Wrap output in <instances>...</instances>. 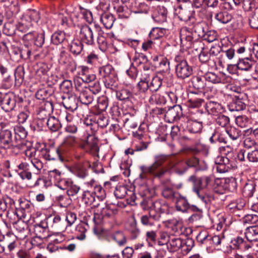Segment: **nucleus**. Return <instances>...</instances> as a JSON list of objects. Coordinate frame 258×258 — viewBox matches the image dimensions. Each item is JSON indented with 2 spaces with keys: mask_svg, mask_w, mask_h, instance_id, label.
I'll return each instance as SVG.
<instances>
[{
  "mask_svg": "<svg viewBox=\"0 0 258 258\" xmlns=\"http://www.w3.org/2000/svg\"><path fill=\"white\" fill-rule=\"evenodd\" d=\"M46 124L52 132H56L61 127L60 121L54 116H50L47 120Z\"/></svg>",
  "mask_w": 258,
  "mask_h": 258,
  "instance_id": "4c0bfd02",
  "label": "nucleus"
},
{
  "mask_svg": "<svg viewBox=\"0 0 258 258\" xmlns=\"http://www.w3.org/2000/svg\"><path fill=\"white\" fill-rule=\"evenodd\" d=\"M216 123L219 126L224 127L226 130L230 124V119L227 116L220 115L216 118Z\"/></svg>",
  "mask_w": 258,
  "mask_h": 258,
  "instance_id": "052dcab7",
  "label": "nucleus"
},
{
  "mask_svg": "<svg viewBox=\"0 0 258 258\" xmlns=\"http://www.w3.org/2000/svg\"><path fill=\"white\" fill-rule=\"evenodd\" d=\"M256 183L254 180H248L244 184L242 195L244 197L249 198L253 196L255 190Z\"/></svg>",
  "mask_w": 258,
  "mask_h": 258,
  "instance_id": "a878e982",
  "label": "nucleus"
},
{
  "mask_svg": "<svg viewBox=\"0 0 258 258\" xmlns=\"http://www.w3.org/2000/svg\"><path fill=\"white\" fill-rule=\"evenodd\" d=\"M175 60L176 62L175 73L178 78L184 79L192 74V68L188 65L186 60L181 59L179 56H176Z\"/></svg>",
  "mask_w": 258,
  "mask_h": 258,
  "instance_id": "39448f33",
  "label": "nucleus"
},
{
  "mask_svg": "<svg viewBox=\"0 0 258 258\" xmlns=\"http://www.w3.org/2000/svg\"><path fill=\"white\" fill-rule=\"evenodd\" d=\"M98 30V36L97 42L99 49L102 51H105L107 48V42L106 38L103 36V32L100 28L96 27Z\"/></svg>",
  "mask_w": 258,
  "mask_h": 258,
  "instance_id": "f704fd0d",
  "label": "nucleus"
},
{
  "mask_svg": "<svg viewBox=\"0 0 258 258\" xmlns=\"http://www.w3.org/2000/svg\"><path fill=\"white\" fill-rule=\"evenodd\" d=\"M163 79L159 76H156L153 78L150 83V92H157L162 84Z\"/></svg>",
  "mask_w": 258,
  "mask_h": 258,
  "instance_id": "37998d69",
  "label": "nucleus"
},
{
  "mask_svg": "<svg viewBox=\"0 0 258 258\" xmlns=\"http://www.w3.org/2000/svg\"><path fill=\"white\" fill-rule=\"evenodd\" d=\"M232 17L231 15L227 12H220L215 15V19L219 22L223 24H226L232 20Z\"/></svg>",
  "mask_w": 258,
  "mask_h": 258,
  "instance_id": "c03bdc74",
  "label": "nucleus"
},
{
  "mask_svg": "<svg viewBox=\"0 0 258 258\" xmlns=\"http://www.w3.org/2000/svg\"><path fill=\"white\" fill-rule=\"evenodd\" d=\"M36 150L35 149H28L25 151V155L31 158V162L33 166L37 170L40 171L43 167V163L38 158H33L35 155Z\"/></svg>",
  "mask_w": 258,
  "mask_h": 258,
  "instance_id": "c85d7f7f",
  "label": "nucleus"
},
{
  "mask_svg": "<svg viewBox=\"0 0 258 258\" xmlns=\"http://www.w3.org/2000/svg\"><path fill=\"white\" fill-rule=\"evenodd\" d=\"M170 223L171 224V230L177 235H180L182 233L183 227L182 223L181 221L176 219L172 220Z\"/></svg>",
  "mask_w": 258,
  "mask_h": 258,
  "instance_id": "49530a36",
  "label": "nucleus"
},
{
  "mask_svg": "<svg viewBox=\"0 0 258 258\" xmlns=\"http://www.w3.org/2000/svg\"><path fill=\"white\" fill-rule=\"evenodd\" d=\"M80 38L84 43L88 45H94V33L93 30L88 25H83L80 30Z\"/></svg>",
  "mask_w": 258,
  "mask_h": 258,
  "instance_id": "2eb2a0df",
  "label": "nucleus"
},
{
  "mask_svg": "<svg viewBox=\"0 0 258 258\" xmlns=\"http://www.w3.org/2000/svg\"><path fill=\"white\" fill-rule=\"evenodd\" d=\"M51 220V217L47 218L34 226V232L36 235V238L41 240L49 238L48 223V221Z\"/></svg>",
  "mask_w": 258,
  "mask_h": 258,
  "instance_id": "1a4fd4ad",
  "label": "nucleus"
},
{
  "mask_svg": "<svg viewBox=\"0 0 258 258\" xmlns=\"http://www.w3.org/2000/svg\"><path fill=\"white\" fill-rule=\"evenodd\" d=\"M245 203L244 199L239 198L230 203L228 206L230 209H233L234 212L235 210H242L244 208Z\"/></svg>",
  "mask_w": 258,
  "mask_h": 258,
  "instance_id": "8fccbe9b",
  "label": "nucleus"
},
{
  "mask_svg": "<svg viewBox=\"0 0 258 258\" xmlns=\"http://www.w3.org/2000/svg\"><path fill=\"white\" fill-rule=\"evenodd\" d=\"M25 75L24 68L22 66H19L15 70V78L16 82L21 84L22 83Z\"/></svg>",
  "mask_w": 258,
  "mask_h": 258,
  "instance_id": "e2e57ef3",
  "label": "nucleus"
},
{
  "mask_svg": "<svg viewBox=\"0 0 258 258\" xmlns=\"http://www.w3.org/2000/svg\"><path fill=\"white\" fill-rule=\"evenodd\" d=\"M196 34L189 31L187 28H183L180 33L181 44L186 49H189L191 44L197 39Z\"/></svg>",
  "mask_w": 258,
  "mask_h": 258,
  "instance_id": "ddd939ff",
  "label": "nucleus"
},
{
  "mask_svg": "<svg viewBox=\"0 0 258 258\" xmlns=\"http://www.w3.org/2000/svg\"><path fill=\"white\" fill-rule=\"evenodd\" d=\"M255 64V61L248 57L239 58L237 62L234 65L238 70L250 71Z\"/></svg>",
  "mask_w": 258,
  "mask_h": 258,
  "instance_id": "4be33fe9",
  "label": "nucleus"
},
{
  "mask_svg": "<svg viewBox=\"0 0 258 258\" xmlns=\"http://www.w3.org/2000/svg\"><path fill=\"white\" fill-rule=\"evenodd\" d=\"M243 93L238 94L235 95L232 101L228 105V108L230 111H238L244 110L246 108V104Z\"/></svg>",
  "mask_w": 258,
  "mask_h": 258,
  "instance_id": "4468645a",
  "label": "nucleus"
},
{
  "mask_svg": "<svg viewBox=\"0 0 258 258\" xmlns=\"http://www.w3.org/2000/svg\"><path fill=\"white\" fill-rule=\"evenodd\" d=\"M179 192L174 191L171 187L165 185L162 190V195L166 199L173 201Z\"/></svg>",
  "mask_w": 258,
  "mask_h": 258,
  "instance_id": "ea45409f",
  "label": "nucleus"
},
{
  "mask_svg": "<svg viewBox=\"0 0 258 258\" xmlns=\"http://www.w3.org/2000/svg\"><path fill=\"white\" fill-rule=\"evenodd\" d=\"M151 96L149 98V102L150 104H161L164 102V97L161 96L157 92H151Z\"/></svg>",
  "mask_w": 258,
  "mask_h": 258,
  "instance_id": "13d9d810",
  "label": "nucleus"
},
{
  "mask_svg": "<svg viewBox=\"0 0 258 258\" xmlns=\"http://www.w3.org/2000/svg\"><path fill=\"white\" fill-rule=\"evenodd\" d=\"M210 141L212 144L218 142L226 144L228 143V139L224 133L217 129L210 137Z\"/></svg>",
  "mask_w": 258,
  "mask_h": 258,
  "instance_id": "7c9ffc66",
  "label": "nucleus"
},
{
  "mask_svg": "<svg viewBox=\"0 0 258 258\" xmlns=\"http://www.w3.org/2000/svg\"><path fill=\"white\" fill-rule=\"evenodd\" d=\"M79 69H80L79 74L83 82L90 83L95 80L96 75L90 72L88 67L82 66Z\"/></svg>",
  "mask_w": 258,
  "mask_h": 258,
  "instance_id": "b1692460",
  "label": "nucleus"
},
{
  "mask_svg": "<svg viewBox=\"0 0 258 258\" xmlns=\"http://www.w3.org/2000/svg\"><path fill=\"white\" fill-rule=\"evenodd\" d=\"M127 230L130 233L131 238L132 239H136L139 235L140 230L137 226V222L135 218H134L133 220L129 223Z\"/></svg>",
  "mask_w": 258,
  "mask_h": 258,
  "instance_id": "72a5a7b5",
  "label": "nucleus"
},
{
  "mask_svg": "<svg viewBox=\"0 0 258 258\" xmlns=\"http://www.w3.org/2000/svg\"><path fill=\"white\" fill-rule=\"evenodd\" d=\"M69 183L67 184L66 188H61L62 190H67L69 196H74L77 195L80 189L79 186L73 184L72 180L69 178Z\"/></svg>",
  "mask_w": 258,
  "mask_h": 258,
  "instance_id": "a19ab883",
  "label": "nucleus"
},
{
  "mask_svg": "<svg viewBox=\"0 0 258 258\" xmlns=\"http://www.w3.org/2000/svg\"><path fill=\"white\" fill-rule=\"evenodd\" d=\"M100 20L106 29H110L115 21V18L112 14L106 12L102 14Z\"/></svg>",
  "mask_w": 258,
  "mask_h": 258,
  "instance_id": "473e14b6",
  "label": "nucleus"
},
{
  "mask_svg": "<svg viewBox=\"0 0 258 258\" xmlns=\"http://www.w3.org/2000/svg\"><path fill=\"white\" fill-rule=\"evenodd\" d=\"M78 143L77 139L73 136H68L63 140L62 148H71L75 147Z\"/></svg>",
  "mask_w": 258,
  "mask_h": 258,
  "instance_id": "09e8293b",
  "label": "nucleus"
},
{
  "mask_svg": "<svg viewBox=\"0 0 258 258\" xmlns=\"http://www.w3.org/2000/svg\"><path fill=\"white\" fill-rule=\"evenodd\" d=\"M206 80L205 78H202L200 76H195L192 77L191 80V84L192 87L198 90H202L204 89L206 86Z\"/></svg>",
  "mask_w": 258,
  "mask_h": 258,
  "instance_id": "79ce46f5",
  "label": "nucleus"
},
{
  "mask_svg": "<svg viewBox=\"0 0 258 258\" xmlns=\"http://www.w3.org/2000/svg\"><path fill=\"white\" fill-rule=\"evenodd\" d=\"M114 91H116L117 98L120 100H127L132 95L131 92L127 89H122L119 91H117L116 89Z\"/></svg>",
  "mask_w": 258,
  "mask_h": 258,
  "instance_id": "603ef678",
  "label": "nucleus"
},
{
  "mask_svg": "<svg viewBox=\"0 0 258 258\" xmlns=\"http://www.w3.org/2000/svg\"><path fill=\"white\" fill-rule=\"evenodd\" d=\"M210 236L207 231L204 230L198 234L196 239L200 243L208 245L209 242Z\"/></svg>",
  "mask_w": 258,
  "mask_h": 258,
  "instance_id": "4d7b16f0",
  "label": "nucleus"
},
{
  "mask_svg": "<svg viewBox=\"0 0 258 258\" xmlns=\"http://www.w3.org/2000/svg\"><path fill=\"white\" fill-rule=\"evenodd\" d=\"M205 108L209 114L215 116L225 111V108L220 103L214 101H208L205 104Z\"/></svg>",
  "mask_w": 258,
  "mask_h": 258,
  "instance_id": "a211bd4d",
  "label": "nucleus"
},
{
  "mask_svg": "<svg viewBox=\"0 0 258 258\" xmlns=\"http://www.w3.org/2000/svg\"><path fill=\"white\" fill-rule=\"evenodd\" d=\"M2 108L6 112L12 111L16 105L15 97L13 95L6 94L1 101Z\"/></svg>",
  "mask_w": 258,
  "mask_h": 258,
  "instance_id": "412c9836",
  "label": "nucleus"
},
{
  "mask_svg": "<svg viewBox=\"0 0 258 258\" xmlns=\"http://www.w3.org/2000/svg\"><path fill=\"white\" fill-rule=\"evenodd\" d=\"M9 127L8 123L0 121V142L5 148H9L12 142V133Z\"/></svg>",
  "mask_w": 258,
  "mask_h": 258,
  "instance_id": "6e6552de",
  "label": "nucleus"
},
{
  "mask_svg": "<svg viewBox=\"0 0 258 258\" xmlns=\"http://www.w3.org/2000/svg\"><path fill=\"white\" fill-rule=\"evenodd\" d=\"M75 174L80 178H85L88 175V172L84 166L81 164H78L75 166L74 168Z\"/></svg>",
  "mask_w": 258,
  "mask_h": 258,
  "instance_id": "680f3d73",
  "label": "nucleus"
},
{
  "mask_svg": "<svg viewBox=\"0 0 258 258\" xmlns=\"http://www.w3.org/2000/svg\"><path fill=\"white\" fill-rule=\"evenodd\" d=\"M182 114V108L180 105H175L168 109L165 112V118L168 122H172L179 119Z\"/></svg>",
  "mask_w": 258,
  "mask_h": 258,
  "instance_id": "dca6fc26",
  "label": "nucleus"
},
{
  "mask_svg": "<svg viewBox=\"0 0 258 258\" xmlns=\"http://www.w3.org/2000/svg\"><path fill=\"white\" fill-rule=\"evenodd\" d=\"M154 161L150 166L143 165L140 166L141 173L140 176L141 178H145L147 175H150L154 178H161L166 172V170L162 165L166 163L170 167H174L177 162V159L174 155L159 154L154 157Z\"/></svg>",
  "mask_w": 258,
  "mask_h": 258,
  "instance_id": "f257e3e1",
  "label": "nucleus"
},
{
  "mask_svg": "<svg viewBox=\"0 0 258 258\" xmlns=\"http://www.w3.org/2000/svg\"><path fill=\"white\" fill-rule=\"evenodd\" d=\"M48 175L50 181L53 182L60 189L66 188L69 183V178L64 177V174L57 169L49 171Z\"/></svg>",
  "mask_w": 258,
  "mask_h": 258,
  "instance_id": "0eeeda50",
  "label": "nucleus"
},
{
  "mask_svg": "<svg viewBox=\"0 0 258 258\" xmlns=\"http://www.w3.org/2000/svg\"><path fill=\"white\" fill-rule=\"evenodd\" d=\"M71 52L75 55L81 53L83 50V44L79 40L72 41L70 48Z\"/></svg>",
  "mask_w": 258,
  "mask_h": 258,
  "instance_id": "864d4df0",
  "label": "nucleus"
},
{
  "mask_svg": "<svg viewBox=\"0 0 258 258\" xmlns=\"http://www.w3.org/2000/svg\"><path fill=\"white\" fill-rule=\"evenodd\" d=\"M245 236L246 239L253 243L258 241V226H252L245 229Z\"/></svg>",
  "mask_w": 258,
  "mask_h": 258,
  "instance_id": "bb28decb",
  "label": "nucleus"
},
{
  "mask_svg": "<svg viewBox=\"0 0 258 258\" xmlns=\"http://www.w3.org/2000/svg\"><path fill=\"white\" fill-rule=\"evenodd\" d=\"M178 17L179 19L185 22H190L192 24L194 23L195 18L192 15V12L188 9L182 8L180 6L178 8Z\"/></svg>",
  "mask_w": 258,
  "mask_h": 258,
  "instance_id": "393cba45",
  "label": "nucleus"
},
{
  "mask_svg": "<svg viewBox=\"0 0 258 258\" xmlns=\"http://www.w3.org/2000/svg\"><path fill=\"white\" fill-rule=\"evenodd\" d=\"M86 225L84 224H80L77 226L76 228V237L80 240H84L86 238L85 233L87 231Z\"/></svg>",
  "mask_w": 258,
  "mask_h": 258,
  "instance_id": "6e6d98bb",
  "label": "nucleus"
},
{
  "mask_svg": "<svg viewBox=\"0 0 258 258\" xmlns=\"http://www.w3.org/2000/svg\"><path fill=\"white\" fill-rule=\"evenodd\" d=\"M93 187V191L94 196L100 200L103 201L106 197V192L104 189L100 185H92Z\"/></svg>",
  "mask_w": 258,
  "mask_h": 258,
  "instance_id": "3c124183",
  "label": "nucleus"
},
{
  "mask_svg": "<svg viewBox=\"0 0 258 258\" xmlns=\"http://www.w3.org/2000/svg\"><path fill=\"white\" fill-rule=\"evenodd\" d=\"M118 209L111 204H106L102 207L99 213H94L93 219L95 224H100L104 218H113L117 214Z\"/></svg>",
  "mask_w": 258,
  "mask_h": 258,
  "instance_id": "20e7f679",
  "label": "nucleus"
},
{
  "mask_svg": "<svg viewBox=\"0 0 258 258\" xmlns=\"http://www.w3.org/2000/svg\"><path fill=\"white\" fill-rule=\"evenodd\" d=\"M79 99L76 95H70L63 99V106L72 112L77 110L78 107Z\"/></svg>",
  "mask_w": 258,
  "mask_h": 258,
  "instance_id": "5701e85b",
  "label": "nucleus"
},
{
  "mask_svg": "<svg viewBox=\"0 0 258 258\" xmlns=\"http://www.w3.org/2000/svg\"><path fill=\"white\" fill-rule=\"evenodd\" d=\"M99 79L106 88L112 90H116L118 88V78L113 67L107 64L99 69Z\"/></svg>",
  "mask_w": 258,
  "mask_h": 258,
  "instance_id": "7ed1b4c3",
  "label": "nucleus"
},
{
  "mask_svg": "<svg viewBox=\"0 0 258 258\" xmlns=\"http://www.w3.org/2000/svg\"><path fill=\"white\" fill-rule=\"evenodd\" d=\"M198 113H200L201 117L199 118V120H189L187 123V130L188 132L192 134L200 133L203 128V119L202 117L205 115L206 114L204 113L203 111H198Z\"/></svg>",
  "mask_w": 258,
  "mask_h": 258,
  "instance_id": "f3484780",
  "label": "nucleus"
},
{
  "mask_svg": "<svg viewBox=\"0 0 258 258\" xmlns=\"http://www.w3.org/2000/svg\"><path fill=\"white\" fill-rule=\"evenodd\" d=\"M205 80L213 84H225L228 83L231 78L226 76L224 73L219 72H207L204 75Z\"/></svg>",
  "mask_w": 258,
  "mask_h": 258,
  "instance_id": "9b49d317",
  "label": "nucleus"
},
{
  "mask_svg": "<svg viewBox=\"0 0 258 258\" xmlns=\"http://www.w3.org/2000/svg\"><path fill=\"white\" fill-rule=\"evenodd\" d=\"M78 99L82 104L88 105L93 101L94 96L92 93H90V91L87 90L86 87H85L84 90H81V91L80 92Z\"/></svg>",
  "mask_w": 258,
  "mask_h": 258,
  "instance_id": "c756f323",
  "label": "nucleus"
},
{
  "mask_svg": "<svg viewBox=\"0 0 258 258\" xmlns=\"http://www.w3.org/2000/svg\"><path fill=\"white\" fill-rule=\"evenodd\" d=\"M108 106V98L106 96H101L98 98L97 108L100 111H104Z\"/></svg>",
  "mask_w": 258,
  "mask_h": 258,
  "instance_id": "5fc2aeb1",
  "label": "nucleus"
},
{
  "mask_svg": "<svg viewBox=\"0 0 258 258\" xmlns=\"http://www.w3.org/2000/svg\"><path fill=\"white\" fill-rule=\"evenodd\" d=\"M226 148L228 149L227 158L222 159L223 164L221 163L217 164L216 169L219 173L226 172L236 166L234 159L232 157L233 154V148L230 146H227Z\"/></svg>",
  "mask_w": 258,
  "mask_h": 258,
  "instance_id": "423d86ee",
  "label": "nucleus"
},
{
  "mask_svg": "<svg viewBox=\"0 0 258 258\" xmlns=\"http://www.w3.org/2000/svg\"><path fill=\"white\" fill-rule=\"evenodd\" d=\"M185 163L188 168H195L197 171L204 170L206 168L202 167L198 158L195 157H191L185 160Z\"/></svg>",
  "mask_w": 258,
  "mask_h": 258,
  "instance_id": "58836bf2",
  "label": "nucleus"
},
{
  "mask_svg": "<svg viewBox=\"0 0 258 258\" xmlns=\"http://www.w3.org/2000/svg\"><path fill=\"white\" fill-rule=\"evenodd\" d=\"M173 201L175 202V208L177 211L185 213L189 209V204L187 199L180 193Z\"/></svg>",
  "mask_w": 258,
  "mask_h": 258,
  "instance_id": "aec40b11",
  "label": "nucleus"
},
{
  "mask_svg": "<svg viewBox=\"0 0 258 258\" xmlns=\"http://www.w3.org/2000/svg\"><path fill=\"white\" fill-rule=\"evenodd\" d=\"M22 17L28 22H30L31 25H32L33 23H37L40 19L39 12L35 10L27 11L24 14Z\"/></svg>",
  "mask_w": 258,
  "mask_h": 258,
  "instance_id": "cd10ccee",
  "label": "nucleus"
},
{
  "mask_svg": "<svg viewBox=\"0 0 258 258\" xmlns=\"http://www.w3.org/2000/svg\"><path fill=\"white\" fill-rule=\"evenodd\" d=\"M148 77L146 78L141 79V81L138 84V88L140 93H144L145 94V97H148L151 94L150 87L149 84Z\"/></svg>",
  "mask_w": 258,
  "mask_h": 258,
  "instance_id": "2f4dec72",
  "label": "nucleus"
},
{
  "mask_svg": "<svg viewBox=\"0 0 258 258\" xmlns=\"http://www.w3.org/2000/svg\"><path fill=\"white\" fill-rule=\"evenodd\" d=\"M95 197L93 192L89 190H86L83 194L82 199V201L86 205H91L95 202Z\"/></svg>",
  "mask_w": 258,
  "mask_h": 258,
  "instance_id": "a18cd8bd",
  "label": "nucleus"
},
{
  "mask_svg": "<svg viewBox=\"0 0 258 258\" xmlns=\"http://www.w3.org/2000/svg\"><path fill=\"white\" fill-rule=\"evenodd\" d=\"M164 30L160 28H153L150 31L149 37L151 39H158L164 35Z\"/></svg>",
  "mask_w": 258,
  "mask_h": 258,
  "instance_id": "69168bd1",
  "label": "nucleus"
},
{
  "mask_svg": "<svg viewBox=\"0 0 258 258\" xmlns=\"http://www.w3.org/2000/svg\"><path fill=\"white\" fill-rule=\"evenodd\" d=\"M231 247L233 249H238L243 252H250L253 246V244L247 240L240 236H237L231 240Z\"/></svg>",
  "mask_w": 258,
  "mask_h": 258,
  "instance_id": "9d476101",
  "label": "nucleus"
},
{
  "mask_svg": "<svg viewBox=\"0 0 258 258\" xmlns=\"http://www.w3.org/2000/svg\"><path fill=\"white\" fill-rule=\"evenodd\" d=\"M168 208L165 202L157 200L152 203L148 214L141 216V224L146 227H152L155 225V222L160 220L161 214L165 213Z\"/></svg>",
  "mask_w": 258,
  "mask_h": 258,
  "instance_id": "f03ea898",
  "label": "nucleus"
},
{
  "mask_svg": "<svg viewBox=\"0 0 258 258\" xmlns=\"http://www.w3.org/2000/svg\"><path fill=\"white\" fill-rule=\"evenodd\" d=\"M13 130L15 132L16 140L24 139L27 135V131L23 126L16 125L14 127Z\"/></svg>",
  "mask_w": 258,
  "mask_h": 258,
  "instance_id": "bf43d9fd",
  "label": "nucleus"
},
{
  "mask_svg": "<svg viewBox=\"0 0 258 258\" xmlns=\"http://www.w3.org/2000/svg\"><path fill=\"white\" fill-rule=\"evenodd\" d=\"M65 39V33L62 31L55 32L51 36V42L55 45L62 43Z\"/></svg>",
  "mask_w": 258,
  "mask_h": 258,
  "instance_id": "de8ad7c7",
  "label": "nucleus"
},
{
  "mask_svg": "<svg viewBox=\"0 0 258 258\" xmlns=\"http://www.w3.org/2000/svg\"><path fill=\"white\" fill-rule=\"evenodd\" d=\"M128 190L126 186L123 185L117 186L114 191L115 197L117 199H122L127 194Z\"/></svg>",
  "mask_w": 258,
  "mask_h": 258,
  "instance_id": "338daca9",
  "label": "nucleus"
},
{
  "mask_svg": "<svg viewBox=\"0 0 258 258\" xmlns=\"http://www.w3.org/2000/svg\"><path fill=\"white\" fill-rule=\"evenodd\" d=\"M169 244L170 246V251H175L182 246V242L180 238H173L170 239Z\"/></svg>",
  "mask_w": 258,
  "mask_h": 258,
  "instance_id": "0e129e2a",
  "label": "nucleus"
},
{
  "mask_svg": "<svg viewBox=\"0 0 258 258\" xmlns=\"http://www.w3.org/2000/svg\"><path fill=\"white\" fill-rule=\"evenodd\" d=\"M243 222L247 224H255L258 222V216L256 214H247L243 218Z\"/></svg>",
  "mask_w": 258,
  "mask_h": 258,
  "instance_id": "774afa93",
  "label": "nucleus"
},
{
  "mask_svg": "<svg viewBox=\"0 0 258 258\" xmlns=\"http://www.w3.org/2000/svg\"><path fill=\"white\" fill-rule=\"evenodd\" d=\"M167 13V10L164 6H158L156 8L152 17L155 22L161 24L166 21Z\"/></svg>",
  "mask_w": 258,
  "mask_h": 258,
  "instance_id": "6ab92c4d",
  "label": "nucleus"
},
{
  "mask_svg": "<svg viewBox=\"0 0 258 258\" xmlns=\"http://www.w3.org/2000/svg\"><path fill=\"white\" fill-rule=\"evenodd\" d=\"M225 133L232 141L237 140L242 135V133L240 130L232 126L226 128Z\"/></svg>",
  "mask_w": 258,
  "mask_h": 258,
  "instance_id": "e433bc0d",
  "label": "nucleus"
},
{
  "mask_svg": "<svg viewBox=\"0 0 258 258\" xmlns=\"http://www.w3.org/2000/svg\"><path fill=\"white\" fill-rule=\"evenodd\" d=\"M98 140L94 136H90L88 138L86 143V149L90 150L92 153L97 152L99 151L98 145Z\"/></svg>",
  "mask_w": 258,
  "mask_h": 258,
  "instance_id": "c9c22d12",
  "label": "nucleus"
},
{
  "mask_svg": "<svg viewBox=\"0 0 258 258\" xmlns=\"http://www.w3.org/2000/svg\"><path fill=\"white\" fill-rule=\"evenodd\" d=\"M40 153L41 156L46 160L59 159L60 161H63V159L60 155V150L58 148L49 147L43 148L41 149Z\"/></svg>",
  "mask_w": 258,
  "mask_h": 258,
  "instance_id": "f8f14e48",
  "label": "nucleus"
}]
</instances>
